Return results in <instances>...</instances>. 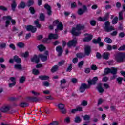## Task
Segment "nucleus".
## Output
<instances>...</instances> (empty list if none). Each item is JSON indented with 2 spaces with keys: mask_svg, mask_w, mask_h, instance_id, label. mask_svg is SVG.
<instances>
[{
  "mask_svg": "<svg viewBox=\"0 0 125 125\" xmlns=\"http://www.w3.org/2000/svg\"><path fill=\"white\" fill-rule=\"evenodd\" d=\"M84 29V25L82 24H77L76 28H73L71 31V34L73 36H80L81 35V30Z\"/></svg>",
  "mask_w": 125,
  "mask_h": 125,
  "instance_id": "1",
  "label": "nucleus"
},
{
  "mask_svg": "<svg viewBox=\"0 0 125 125\" xmlns=\"http://www.w3.org/2000/svg\"><path fill=\"white\" fill-rule=\"evenodd\" d=\"M115 60L118 63H123L125 62V53H119L115 56Z\"/></svg>",
  "mask_w": 125,
  "mask_h": 125,
  "instance_id": "2",
  "label": "nucleus"
},
{
  "mask_svg": "<svg viewBox=\"0 0 125 125\" xmlns=\"http://www.w3.org/2000/svg\"><path fill=\"white\" fill-rule=\"evenodd\" d=\"M52 39H58V35L57 34H53L51 33L49 35L48 38L44 39V42L46 43H48V42H48L49 40H52Z\"/></svg>",
  "mask_w": 125,
  "mask_h": 125,
  "instance_id": "3",
  "label": "nucleus"
},
{
  "mask_svg": "<svg viewBox=\"0 0 125 125\" xmlns=\"http://www.w3.org/2000/svg\"><path fill=\"white\" fill-rule=\"evenodd\" d=\"M105 30L106 32H111V31H114L115 28L113 26H110V22L106 21L105 23Z\"/></svg>",
  "mask_w": 125,
  "mask_h": 125,
  "instance_id": "4",
  "label": "nucleus"
},
{
  "mask_svg": "<svg viewBox=\"0 0 125 125\" xmlns=\"http://www.w3.org/2000/svg\"><path fill=\"white\" fill-rule=\"evenodd\" d=\"M47 55H48V51H46L44 54H40L39 57L41 59L42 61L44 62L47 60Z\"/></svg>",
  "mask_w": 125,
  "mask_h": 125,
  "instance_id": "5",
  "label": "nucleus"
},
{
  "mask_svg": "<svg viewBox=\"0 0 125 125\" xmlns=\"http://www.w3.org/2000/svg\"><path fill=\"white\" fill-rule=\"evenodd\" d=\"M3 19L4 20H6L5 22V27H8L10 24V20H11L12 18L10 16H5L3 17Z\"/></svg>",
  "mask_w": 125,
  "mask_h": 125,
  "instance_id": "6",
  "label": "nucleus"
},
{
  "mask_svg": "<svg viewBox=\"0 0 125 125\" xmlns=\"http://www.w3.org/2000/svg\"><path fill=\"white\" fill-rule=\"evenodd\" d=\"M59 109L62 114L66 113V109H65V105L62 103H59L58 105Z\"/></svg>",
  "mask_w": 125,
  "mask_h": 125,
  "instance_id": "7",
  "label": "nucleus"
},
{
  "mask_svg": "<svg viewBox=\"0 0 125 125\" xmlns=\"http://www.w3.org/2000/svg\"><path fill=\"white\" fill-rule=\"evenodd\" d=\"M109 18V13H107L105 14V16L103 17H100L98 18V21H100V22H104V21H107L108 20V19Z\"/></svg>",
  "mask_w": 125,
  "mask_h": 125,
  "instance_id": "8",
  "label": "nucleus"
},
{
  "mask_svg": "<svg viewBox=\"0 0 125 125\" xmlns=\"http://www.w3.org/2000/svg\"><path fill=\"white\" fill-rule=\"evenodd\" d=\"M26 30L28 32H32V33H35L36 31H37V28L32 25H28L26 27Z\"/></svg>",
  "mask_w": 125,
  "mask_h": 125,
  "instance_id": "9",
  "label": "nucleus"
},
{
  "mask_svg": "<svg viewBox=\"0 0 125 125\" xmlns=\"http://www.w3.org/2000/svg\"><path fill=\"white\" fill-rule=\"evenodd\" d=\"M117 71H118L117 68H110L111 74H113V75H114L113 77L111 78V80H115V79L117 78V75H116V74H117Z\"/></svg>",
  "mask_w": 125,
  "mask_h": 125,
  "instance_id": "10",
  "label": "nucleus"
},
{
  "mask_svg": "<svg viewBox=\"0 0 125 125\" xmlns=\"http://www.w3.org/2000/svg\"><path fill=\"white\" fill-rule=\"evenodd\" d=\"M44 8L47 9V13L48 15H51L52 11H51V7L48 4H45L44 6Z\"/></svg>",
  "mask_w": 125,
  "mask_h": 125,
  "instance_id": "11",
  "label": "nucleus"
},
{
  "mask_svg": "<svg viewBox=\"0 0 125 125\" xmlns=\"http://www.w3.org/2000/svg\"><path fill=\"white\" fill-rule=\"evenodd\" d=\"M77 41L76 39L69 41L67 43L68 47H71V46H76V44H77Z\"/></svg>",
  "mask_w": 125,
  "mask_h": 125,
  "instance_id": "12",
  "label": "nucleus"
},
{
  "mask_svg": "<svg viewBox=\"0 0 125 125\" xmlns=\"http://www.w3.org/2000/svg\"><path fill=\"white\" fill-rule=\"evenodd\" d=\"M84 50H85V55H89L90 54V52L91 51V50L90 49V46L86 45L85 46L84 48Z\"/></svg>",
  "mask_w": 125,
  "mask_h": 125,
  "instance_id": "13",
  "label": "nucleus"
},
{
  "mask_svg": "<svg viewBox=\"0 0 125 125\" xmlns=\"http://www.w3.org/2000/svg\"><path fill=\"white\" fill-rule=\"evenodd\" d=\"M98 80V78H97V77H95L93 78L92 80L88 81V83L89 85H91V84H95Z\"/></svg>",
  "mask_w": 125,
  "mask_h": 125,
  "instance_id": "14",
  "label": "nucleus"
},
{
  "mask_svg": "<svg viewBox=\"0 0 125 125\" xmlns=\"http://www.w3.org/2000/svg\"><path fill=\"white\" fill-rule=\"evenodd\" d=\"M85 36H86V37L83 39L84 42H89L90 41H91L93 37L92 35L88 34H85Z\"/></svg>",
  "mask_w": 125,
  "mask_h": 125,
  "instance_id": "15",
  "label": "nucleus"
},
{
  "mask_svg": "<svg viewBox=\"0 0 125 125\" xmlns=\"http://www.w3.org/2000/svg\"><path fill=\"white\" fill-rule=\"evenodd\" d=\"M89 87L87 86V85L85 84H82L81 85V86L80 87V92H84L85 89H86V88H88Z\"/></svg>",
  "mask_w": 125,
  "mask_h": 125,
  "instance_id": "16",
  "label": "nucleus"
},
{
  "mask_svg": "<svg viewBox=\"0 0 125 125\" xmlns=\"http://www.w3.org/2000/svg\"><path fill=\"white\" fill-rule=\"evenodd\" d=\"M56 51L58 53V56H61V54L63 53V49H62V47L60 46H58L56 48Z\"/></svg>",
  "mask_w": 125,
  "mask_h": 125,
  "instance_id": "17",
  "label": "nucleus"
},
{
  "mask_svg": "<svg viewBox=\"0 0 125 125\" xmlns=\"http://www.w3.org/2000/svg\"><path fill=\"white\" fill-rule=\"evenodd\" d=\"M85 11H86V6L84 5L83 6V9L80 8L78 10V13L79 15H82V14H83L85 12Z\"/></svg>",
  "mask_w": 125,
  "mask_h": 125,
  "instance_id": "18",
  "label": "nucleus"
},
{
  "mask_svg": "<svg viewBox=\"0 0 125 125\" xmlns=\"http://www.w3.org/2000/svg\"><path fill=\"white\" fill-rule=\"evenodd\" d=\"M32 62H34V63H36L38 64L40 62V59H38L37 55H34L33 57L31 58Z\"/></svg>",
  "mask_w": 125,
  "mask_h": 125,
  "instance_id": "19",
  "label": "nucleus"
},
{
  "mask_svg": "<svg viewBox=\"0 0 125 125\" xmlns=\"http://www.w3.org/2000/svg\"><path fill=\"white\" fill-rule=\"evenodd\" d=\"M109 56H110V53L108 52L104 53L102 55V58H103V59H105L106 60L109 59Z\"/></svg>",
  "mask_w": 125,
  "mask_h": 125,
  "instance_id": "20",
  "label": "nucleus"
},
{
  "mask_svg": "<svg viewBox=\"0 0 125 125\" xmlns=\"http://www.w3.org/2000/svg\"><path fill=\"white\" fill-rule=\"evenodd\" d=\"M9 110H10V107L9 106H4L0 108L1 112L3 113H6V112H8Z\"/></svg>",
  "mask_w": 125,
  "mask_h": 125,
  "instance_id": "21",
  "label": "nucleus"
},
{
  "mask_svg": "<svg viewBox=\"0 0 125 125\" xmlns=\"http://www.w3.org/2000/svg\"><path fill=\"white\" fill-rule=\"evenodd\" d=\"M57 29H55V33H57V30H60V31H62L63 28V24L62 23L60 22L57 26Z\"/></svg>",
  "mask_w": 125,
  "mask_h": 125,
  "instance_id": "22",
  "label": "nucleus"
},
{
  "mask_svg": "<svg viewBox=\"0 0 125 125\" xmlns=\"http://www.w3.org/2000/svg\"><path fill=\"white\" fill-rule=\"evenodd\" d=\"M14 61H15L16 63H18L19 64H20V63L22 62L21 59L18 57V56H16V55L14 56Z\"/></svg>",
  "mask_w": 125,
  "mask_h": 125,
  "instance_id": "23",
  "label": "nucleus"
},
{
  "mask_svg": "<svg viewBox=\"0 0 125 125\" xmlns=\"http://www.w3.org/2000/svg\"><path fill=\"white\" fill-rule=\"evenodd\" d=\"M19 106L21 108H26V107L29 106V104L26 102H21L20 103Z\"/></svg>",
  "mask_w": 125,
  "mask_h": 125,
  "instance_id": "24",
  "label": "nucleus"
},
{
  "mask_svg": "<svg viewBox=\"0 0 125 125\" xmlns=\"http://www.w3.org/2000/svg\"><path fill=\"white\" fill-rule=\"evenodd\" d=\"M97 88L100 93H102L104 92V89L102 88V86H101V83H100L98 85V87Z\"/></svg>",
  "mask_w": 125,
  "mask_h": 125,
  "instance_id": "25",
  "label": "nucleus"
},
{
  "mask_svg": "<svg viewBox=\"0 0 125 125\" xmlns=\"http://www.w3.org/2000/svg\"><path fill=\"white\" fill-rule=\"evenodd\" d=\"M26 7V3L24 2H21L20 4L18 6V8L24 9Z\"/></svg>",
  "mask_w": 125,
  "mask_h": 125,
  "instance_id": "26",
  "label": "nucleus"
},
{
  "mask_svg": "<svg viewBox=\"0 0 125 125\" xmlns=\"http://www.w3.org/2000/svg\"><path fill=\"white\" fill-rule=\"evenodd\" d=\"M28 99L31 102H37V101H39V99L37 97H29Z\"/></svg>",
  "mask_w": 125,
  "mask_h": 125,
  "instance_id": "27",
  "label": "nucleus"
},
{
  "mask_svg": "<svg viewBox=\"0 0 125 125\" xmlns=\"http://www.w3.org/2000/svg\"><path fill=\"white\" fill-rule=\"evenodd\" d=\"M39 79H40L41 80H42V81H45L46 80H48V79H49V77H48V76H46V75H42L39 76Z\"/></svg>",
  "mask_w": 125,
  "mask_h": 125,
  "instance_id": "28",
  "label": "nucleus"
},
{
  "mask_svg": "<svg viewBox=\"0 0 125 125\" xmlns=\"http://www.w3.org/2000/svg\"><path fill=\"white\" fill-rule=\"evenodd\" d=\"M37 47L41 52H42L45 50V49H46L44 46H43V45H39Z\"/></svg>",
  "mask_w": 125,
  "mask_h": 125,
  "instance_id": "29",
  "label": "nucleus"
},
{
  "mask_svg": "<svg viewBox=\"0 0 125 125\" xmlns=\"http://www.w3.org/2000/svg\"><path fill=\"white\" fill-rule=\"evenodd\" d=\"M16 6H17V5L16 4V2H15V0H13L12 3L11 4V7H12V10H13V11H14V10H15V8L16 7Z\"/></svg>",
  "mask_w": 125,
  "mask_h": 125,
  "instance_id": "30",
  "label": "nucleus"
},
{
  "mask_svg": "<svg viewBox=\"0 0 125 125\" xmlns=\"http://www.w3.org/2000/svg\"><path fill=\"white\" fill-rule=\"evenodd\" d=\"M92 42H93V43H95V44L98 43V44H99V42H101V38H100V37H98L97 40L93 39L92 40Z\"/></svg>",
  "mask_w": 125,
  "mask_h": 125,
  "instance_id": "31",
  "label": "nucleus"
},
{
  "mask_svg": "<svg viewBox=\"0 0 125 125\" xmlns=\"http://www.w3.org/2000/svg\"><path fill=\"white\" fill-rule=\"evenodd\" d=\"M104 42H105L107 43H112V41L111 38L109 37H106L104 39Z\"/></svg>",
  "mask_w": 125,
  "mask_h": 125,
  "instance_id": "32",
  "label": "nucleus"
},
{
  "mask_svg": "<svg viewBox=\"0 0 125 125\" xmlns=\"http://www.w3.org/2000/svg\"><path fill=\"white\" fill-rule=\"evenodd\" d=\"M17 46L20 48H23L25 46V44L23 42H19L17 44Z\"/></svg>",
  "mask_w": 125,
  "mask_h": 125,
  "instance_id": "33",
  "label": "nucleus"
},
{
  "mask_svg": "<svg viewBox=\"0 0 125 125\" xmlns=\"http://www.w3.org/2000/svg\"><path fill=\"white\" fill-rule=\"evenodd\" d=\"M14 68L16 70H22V65L21 64H15Z\"/></svg>",
  "mask_w": 125,
  "mask_h": 125,
  "instance_id": "34",
  "label": "nucleus"
},
{
  "mask_svg": "<svg viewBox=\"0 0 125 125\" xmlns=\"http://www.w3.org/2000/svg\"><path fill=\"white\" fill-rule=\"evenodd\" d=\"M58 70V66L55 65L52 68L51 71L52 73H55V72H56V71H57Z\"/></svg>",
  "mask_w": 125,
  "mask_h": 125,
  "instance_id": "35",
  "label": "nucleus"
},
{
  "mask_svg": "<svg viewBox=\"0 0 125 125\" xmlns=\"http://www.w3.org/2000/svg\"><path fill=\"white\" fill-rule=\"evenodd\" d=\"M81 121H82V119H81V117H80V116H76L74 120V122L75 123H81Z\"/></svg>",
  "mask_w": 125,
  "mask_h": 125,
  "instance_id": "36",
  "label": "nucleus"
},
{
  "mask_svg": "<svg viewBox=\"0 0 125 125\" xmlns=\"http://www.w3.org/2000/svg\"><path fill=\"white\" fill-rule=\"evenodd\" d=\"M118 20L119 18H118V17H115L112 20V24H113L114 25L117 24V23H118Z\"/></svg>",
  "mask_w": 125,
  "mask_h": 125,
  "instance_id": "37",
  "label": "nucleus"
},
{
  "mask_svg": "<svg viewBox=\"0 0 125 125\" xmlns=\"http://www.w3.org/2000/svg\"><path fill=\"white\" fill-rule=\"evenodd\" d=\"M123 15H124V12L123 11L119 12V20H123V19H124V17L123 16Z\"/></svg>",
  "mask_w": 125,
  "mask_h": 125,
  "instance_id": "38",
  "label": "nucleus"
},
{
  "mask_svg": "<svg viewBox=\"0 0 125 125\" xmlns=\"http://www.w3.org/2000/svg\"><path fill=\"white\" fill-rule=\"evenodd\" d=\"M39 20H36L35 21H34V23H35V24L36 25V27H37V28H41V24H40L39 23Z\"/></svg>",
  "mask_w": 125,
  "mask_h": 125,
  "instance_id": "39",
  "label": "nucleus"
},
{
  "mask_svg": "<svg viewBox=\"0 0 125 125\" xmlns=\"http://www.w3.org/2000/svg\"><path fill=\"white\" fill-rule=\"evenodd\" d=\"M67 83V81H66L65 79H63L62 80H61V88H62V89L64 88V87H62V84H65V83Z\"/></svg>",
  "mask_w": 125,
  "mask_h": 125,
  "instance_id": "40",
  "label": "nucleus"
},
{
  "mask_svg": "<svg viewBox=\"0 0 125 125\" xmlns=\"http://www.w3.org/2000/svg\"><path fill=\"white\" fill-rule=\"evenodd\" d=\"M76 56L78 58H83V57H84V54L83 53H79L78 54H77Z\"/></svg>",
  "mask_w": 125,
  "mask_h": 125,
  "instance_id": "41",
  "label": "nucleus"
},
{
  "mask_svg": "<svg viewBox=\"0 0 125 125\" xmlns=\"http://www.w3.org/2000/svg\"><path fill=\"white\" fill-rule=\"evenodd\" d=\"M25 80H26V78H25V77L24 76H22L20 78V83H23Z\"/></svg>",
  "mask_w": 125,
  "mask_h": 125,
  "instance_id": "42",
  "label": "nucleus"
},
{
  "mask_svg": "<svg viewBox=\"0 0 125 125\" xmlns=\"http://www.w3.org/2000/svg\"><path fill=\"white\" fill-rule=\"evenodd\" d=\"M109 73H111V68H106L104 70V74L105 75H108V74H109Z\"/></svg>",
  "mask_w": 125,
  "mask_h": 125,
  "instance_id": "43",
  "label": "nucleus"
},
{
  "mask_svg": "<svg viewBox=\"0 0 125 125\" xmlns=\"http://www.w3.org/2000/svg\"><path fill=\"white\" fill-rule=\"evenodd\" d=\"M34 4V0H29L27 2V6H31Z\"/></svg>",
  "mask_w": 125,
  "mask_h": 125,
  "instance_id": "44",
  "label": "nucleus"
},
{
  "mask_svg": "<svg viewBox=\"0 0 125 125\" xmlns=\"http://www.w3.org/2000/svg\"><path fill=\"white\" fill-rule=\"evenodd\" d=\"M42 84L43 86H46V87H48V86H49V83L47 81L43 82Z\"/></svg>",
  "mask_w": 125,
  "mask_h": 125,
  "instance_id": "45",
  "label": "nucleus"
},
{
  "mask_svg": "<svg viewBox=\"0 0 125 125\" xmlns=\"http://www.w3.org/2000/svg\"><path fill=\"white\" fill-rule=\"evenodd\" d=\"M32 72L34 75H39L40 74V71H39V70L36 69L35 68L33 69Z\"/></svg>",
  "mask_w": 125,
  "mask_h": 125,
  "instance_id": "46",
  "label": "nucleus"
},
{
  "mask_svg": "<svg viewBox=\"0 0 125 125\" xmlns=\"http://www.w3.org/2000/svg\"><path fill=\"white\" fill-rule=\"evenodd\" d=\"M65 123H70L71 122V117L67 116L64 119Z\"/></svg>",
  "mask_w": 125,
  "mask_h": 125,
  "instance_id": "47",
  "label": "nucleus"
},
{
  "mask_svg": "<svg viewBox=\"0 0 125 125\" xmlns=\"http://www.w3.org/2000/svg\"><path fill=\"white\" fill-rule=\"evenodd\" d=\"M84 63V62L83 61H81L79 63H78V67L79 68H82L83 67V65Z\"/></svg>",
  "mask_w": 125,
  "mask_h": 125,
  "instance_id": "48",
  "label": "nucleus"
},
{
  "mask_svg": "<svg viewBox=\"0 0 125 125\" xmlns=\"http://www.w3.org/2000/svg\"><path fill=\"white\" fill-rule=\"evenodd\" d=\"M21 56H23V57H25V58L28 57V56H29V52H25V53H22Z\"/></svg>",
  "mask_w": 125,
  "mask_h": 125,
  "instance_id": "49",
  "label": "nucleus"
},
{
  "mask_svg": "<svg viewBox=\"0 0 125 125\" xmlns=\"http://www.w3.org/2000/svg\"><path fill=\"white\" fill-rule=\"evenodd\" d=\"M72 64H70L69 65V66L68 67L66 71L67 72H71V71H72V70H73V67H72Z\"/></svg>",
  "mask_w": 125,
  "mask_h": 125,
  "instance_id": "50",
  "label": "nucleus"
},
{
  "mask_svg": "<svg viewBox=\"0 0 125 125\" xmlns=\"http://www.w3.org/2000/svg\"><path fill=\"white\" fill-rule=\"evenodd\" d=\"M83 119L85 121H88L89 119H90V116L88 115H85L84 116H83Z\"/></svg>",
  "mask_w": 125,
  "mask_h": 125,
  "instance_id": "51",
  "label": "nucleus"
},
{
  "mask_svg": "<svg viewBox=\"0 0 125 125\" xmlns=\"http://www.w3.org/2000/svg\"><path fill=\"white\" fill-rule=\"evenodd\" d=\"M117 81L118 82L119 84H122V81H123V78L119 77L117 79Z\"/></svg>",
  "mask_w": 125,
  "mask_h": 125,
  "instance_id": "52",
  "label": "nucleus"
},
{
  "mask_svg": "<svg viewBox=\"0 0 125 125\" xmlns=\"http://www.w3.org/2000/svg\"><path fill=\"white\" fill-rule=\"evenodd\" d=\"M10 48H11L12 49H13V50H15L16 49V47L15 45L12 43L10 44V45H9Z\"/></svg>",
  "mask_w": 125,
  "mask_h": 125,
  "instance_id": "53",
  "label": "nucleus"
},
{
  "mask_svg": "<svg viewBox=\"0 0 125 125\" xmlns=\"http://www.w3.org/2000/svg\"><path fill=\"white\" fill-rule=\"evenodd\" d=\"M29 10H30L31 13H32V14H35V8H34V7H31L29 8Z\"/></svg>",
  "mask_w": 125,
  "mask_h": 125,
  "instance_id": "54",
  "label": "nucleus"
},
{
  "mask_svg": "<svg viewBox=\"0 0 125 125\" xmlns=\"http://www.w3.org/2000/svg\"><path fill=\"white\" fill-rule=\"evenodd\" d=\"M118 50L120 51L125 50V45H123L119 48Z\"/></svg>",
  "mask_w": 125,
  "mask_h": 125,
  "instance_id": "55",
  "label": "nucleus"
},
{
  "mask_svg": "<svg viewBox=\"0 0 125 125\" xmlns=\"http://www.w3.org/2000/svg\"><path fill=\"white\" fill-rule=\"evenodd\" d=\"M43 94H46V95H48L50 94V91L48 90H44L43 91Z\"/></svg>",
  "mask_w": 125,
  "mask_h": 125,
  "instance_id": "56",
  "label": "nucleus"
},
{
  "mask_svg": "<svg viewBox=\"0 0 125 125\" xmlns=\"http://www.w3.org/2000/svg\"><path fill=\"white\" fill-rule=\"evenodd\" d=\"M82 106H85L87 105V102L86 101H83L81 103Z\"/></svg>",
  "mask_w": 125,
  "mask_h": 125,
  "instance_id": "57",
  "label": "nucleus"
},
{
  "mask_svg": "<svg viewBox=\"0 0 125 125\" xmlns=\"http://www.w3.org/2000/svg\"><path fill=\"white\" fill-rule=\"evenodd\" d=\"M40 18L41 21H43V20H44V15H43V14H40Z\"/></svg>",
  "mask_w": 125,
  "mask_h": 125,
  "instance_id": "58",
  "label": "nucleus"
},
{
  "mask_svg": "<svg viewBox=\"0 0 125 125\" xmlns=\"http://www.w3.org/2000/svg\"><path fill=\"white\" fill-rule=\"evenodd\" d=\"M90 23L91 26H95V24H96V21L94 20H92L90 21Z\"/></svg>",
  "mask_w": 125,
  "mask_h": 125,
  "instance_id": "59",
  "label": "nucleus"
},
{
  "mask_svg": "<svg viewBox=\"0 0 125 125\" xmlns=\"http://www.w3.org/2000/svg\"><path fill=\"white\" fill-rule=\"evenodd\" d=\"M118 34V31H113L112 33H111L110 34L111 36H113V37H116Z\"/></svg>",
  "mask_w": 125,
  "mask_h": 125,
  "instance_id": "60",
  "label": "nucleus"
},
{
  "mask_svg": "<svg viewBox=\"0 0 125 125\" xmlns=\"http://www.w3.org/2000/svg\"><path fill=\"white\" fill-rule=\"evenodd\" d=\"M0 10H3V11H6V10H7V8H5V7H4L3 6H0Z\"/></svg>",
  "mask_w": 125,
  "mask_h": 125,
  "instance_id": "61",
  "label": "nucleus"
},
{
  "mask_svg": "<svg viewBox=\"0 0 125 125\" xmlns=\"http://www.w3.org/2000/svg\"><path fill=\"white\" fill-rule=\"evenodd\" d=\"M31 93H32V94L34 95L35 96H37L38 95H40V93H38L35 91H31Z\"/></svg>",
  "mask_w": 125,
  "mask_h": 125,
  "instance_id": "62",
  "label": "nucleus"
},
{
  "mask_svg": "<svg viewBox=\"0 0 125 125\" xmlns=\"http://www.w3.org/2000/svg\"><path fill=\"white\" fill-rule=\"evenodd\" d=\"M72 62L74 63V64H76V63H78V58H74L72 60Z\"/></svg>",
  "mask_w": 125,
  "mask_h": 125,
  "instance_id": "63",
  "label": "nucleus"
},
{
  "mask_svg": "<svg viewBox=\"0 0 125 125\" xmlns=\"http://www.w3.org/2000/svg\"><path fill=\"white\" fill-rule=\"evenodd\" d=\"M50 125H58V122L57 121H54L49 124Z\"/></svg>",
  "mask_w": 125,
  "mask_h": 125,
  "instance_id": "64",
  "label": "nucleus"
}]
</instances>
